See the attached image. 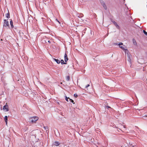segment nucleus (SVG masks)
<instances>
[{"instance_id": "8", "label": "nucleus", "mask_w": 147, "mask_h": 147, "mask_svg": "<svg viewBox=\"0 0 147 147\" xmlns=\"http://www.w3.org/2000/svg\"><path fill=\"white\" fill-rule=\"evenodd\" d=\"M53 60L56 61L57 64L60 63V61L59 60L55 58H53Z\"/></svg>"}, {"instance_id": "19", "label": "nucleus", "mask_w": 147, "mask_h": 147, "mask_svg": "<svg viewBox=\"0 0 147 147\" xmlns=\"http://www.w3.org/2000/svg\"><path fill=\"white\" fill-rule=\"evenodd\" d=\"M69 98H67V96H65V99L67 101H69L68 99H69Z\"/></svg>"}, {"instance_id": "31", "label": "nucleus", "mask_w": 147, "mask_h": 147, "mask_svg": "<svg viewBox=\"0 0 147 147\" xmlns=\"http://www.w3.org/2000/svg\"><path fill=\"white\" fill-rule=\"evenodd\" d=\"M108 34H107L106 35V36H108Z\"/></svg>"}, {"instance_id": "10", "label": "nucleus", "mask_w": 147, "mask_h": 147, "mask_svg": "<svg viewBox=\"0 0 147 147\" xmlns=\"http://www.w3.org/2000/svg\"><path fill=\"white\" fill-rule=\"evenodd\" d=\"M4 120L6 123V125L7 124V116H6L4 118Z\"/></svg>"}, {"instance_id": "16", "label": "nucleus", "mask_w": 147, "mask_h": 147, "mask_svg": "<svg viewBox=\"0 0 147 147\" xmlns=\"http://www.w3.org/2000/svg\"><path fill=\"white\" fill-rule=\"evenodd\" d=\"M77 16L79 18H81L83 16V14H81L80 15H79V14H78L77 15Z\"/></svg>"}, {"instance_id": "3", "label": "nucleus", "mask_w": 147, "mask_h": 147, "mask_svg": "<svg viewBox=\"0 0 147 147\" xmlns=\"http://www.w3.org/2000/svg\"><path fill=\"white\" fill-rule=\"evenodd\" d=\"M4 23L3 26L4 27H7V26H9V24L8 21L6 20H4Z\"/></svg>"}, {"instance_id": "35", "label": "nucleus", "mask_w": 147, "mask_h": 147, "mask_svg": "<svg viewBox=\"0 0 147 147\" xmlns=\"http://www.w3.org/2000/svg\"><path fill=\"white\" fill-rule=\"evenodd\" d=\"M97 147H98L97 146Z\"/></svg>"}, {"instance_id": "14", "label": "nucleus", "mask_w": 147, "mask_h": 147, "mask_svg": "<svg viewBox=\"0 0 147 147\" xmlns=\"http://www.w3.org/2000/svg\"><path fill=\"white\" fill-rule=\"evenodd\" d=\"M133 42L134 43V44L135 45H137V42L134 39H133Z\"/></svg>"}, {"instance_id": "20", "label": "nucleus", "mask_w": 147, "mask_h": 147, "mask_svg": "<svg viewBox=\"0 0 147 147\" xmlns=\"http://www.w3.org/2000/svg\"><path fill=\"white\" fill-rule=\"evenodd\" d=\"M143 32L146 35H147V32L145 31V30H143Z\"/></svg>"}, {"instance_id": "9", "label": "nucleus", "mask_w": 147, "mask_h": 147, "mask_svg": "<svg viewBox=\"0 0 147 147\" xmlns=\"http://www.w3.org/2000/svg\"><path fill=\"white\" fill-rule=\"evenodd\" d=\"M128 58L127 59V61L129 62V63L131 64V59L130 58V55H128Z\"/></svg>"}, {"instance_id": "13", "label": "nucleus", "mask_w": 147, "mask_h": 147, "mask_svg": "<svg viewBox=\"0 0 147 147\" xmlns=\"http://www.w3.org/2000/svg\"><path fill=\"white\" fill-rule=\"evenodd\" d=\"M6 16L7 18H10V15L9 12H8V13H7L6 15Z\"/></svg>"}, {"instance_id": "5", "label": "nucleus", "mask_w": 147, "mask_h": 147, "mask_svg": "<svg viewBox=\"0 0 147 147\" xmlns=\"http://www.w3.org/2000/svg\"><path fill=\"white\" fill-rule=\"evenodd\" d=\"M123 45V43L121 42L118 45H119V47L121 48V49H123V50H125L124 48V47L122 46H121V45Z\"/></svg>"}, {"instance_id": "11", "label": "nucleus", "mask_w": 147, "mask_h": 147, "mask_svg": "<svg viewBox=\"0 0 147 147\" xmlns=\"http://www.w3.org/2000/svg\"><path fill=\"white\" fill-rule=\"evenodd\" d=\"M60 144L59 142L57 141H55L54 142V144L55 145L57 146H58Z\"/></svg>"}, {"instance_id": "32", "label": "nucleus", "mask_w": 147, "mask_h": 147, "mask_svg": "<svg viewBox=\"0 0 147 147\" xmlns=\"http://www.w3.org/2000/svg\"><path fill=\"white\" fill-rule=\"evenodd\" d=\"M37 131V132H39V131Z\"/></svg>"}, {"instance_id": "30", "label": "nucleus", "mask_w": 147, "mask_h": 147, "mask_svg": "<svg viewBox=\"0 0 147 147\" xmlns=\"http://www.w3.org/2000/svg\"><path fill=\"white\" fill-rule=\"evenodd\" d=\"M126 126H123V127L124 128H126Z\"/></svg>"}, {"instance_id": "6", "label": "nucleus", "mask_w": 147, "mask_h": 147, "mask_svg": "<svg viewBox=\"0 0 147 147\" xmlns=\"http://www.w3.org/2000/svg\"><path fill=\"white\" fill-rule=\"evenodd\" d=\"M64 58H65V62H66L68 60V58L67 57V56L66 53H65V55H64Z\"/></svg>"}, {"instance_id": "23", "label": "nucleus", "mask_w": 147, "mask_h": 147, "mask_svg": "<svg viewBox=\"0 0 147 147\" xmlns=\"http://www.w3.org/2000/svg\"><path fill=\"white\" fill-rule=\"evenodd\" d=\"M74 96L76 98L78 96V95L76 94H75Z\"/></svg>"}, {"instance_id": "1", "label": "nucleus", "mask_w": 147, "mask_h": 147, "mask_svg": "<svg viewBox=\"0 0 147 147\" xmlns=\"http://www.w3.org/2000/svg\"><path fill=\"white\" fill-rule=\"evenodd\" d=\"M38 118L37 117H33L29 119L30 122L31 123H34L38 120Z\"/></svg>"}, {"instance_id": "26", "label": "nucleus", "mask_w": 147, "mask_h": 147, "mask_svg": "<svg viewBox=\"0 0 147 147\" xmlns=\"http://www.w3.org/2000/svg\"><path fill=\"white\" fill-rule=\"evenodd\" d=\"M114 44L115 45H118L119 44H118V43H114Z\"/></svg>"}, {"instance_id": "7", "label": "nucleus", "mask_w": 147, "mask_h": 147, "mask_svg": "<svg viewBox=\"0 0 147 147\" xmlns=\"http://www.w3.org/2000/svg\"><path fill=\"white\" fill-rule=\"evenodd\" d=\"M102 3V5L104 8L105 10H107V7L106 5L105 4V3L104 2H103L102 3Z\"/></svg>"}, {"instance_id": "2", "label": "nucleus", "mask_w": 147, "mask_h": 147, "mask_svg": "<svg viewBox=\"0 0 147 147\" xmlns=\"http://www.w3.org/2000/svg\"><path fill=\"white\" fill-rule=\"evenodd\" d=\"M3 109L5 112L8 111H9L8 106L7 103L3 106Z\"/></svg>"}, {"instance_id": "12", "label": "nucleus", "mask_w": 147, "mask_h": 147, "mask_svg": "<svg viewBox=\"0 0 147 147\" xmlns=\"http://www.w3.org/2000/svg\"><path fill=\"white\" fill-rule=\"evenodd\" d=\"M10 24L11 28H13V27L14 26L13 25V22L11 20L10 21Z\"/></svg>"}, {"instance_id": "4", "label": "nucleus", "mask_w": 147, "mask_h": 147, "mask_svg": "<svg viewBox=\"0 0 147 147\" xmlns=\"http://www.w3.org/2000/svg\"><path fill=\"white\" fill-rule=\"evenodd\" d=\"M112 22H113V24H114V25L116 27V28L118 29H119L120 28L119 26L117 24L116 22L115 21H112Z\"/></svg>"}, {"instance_id": "22", "label": "nucleus", "mask_w": 147, "mask_h": 147, "mask_svg": "<svg viewBox=\"0 0 147 147\" xmlns=\"http://www.w3.org/2000/svg\"><path fill=\"white\" fill-rule=\"evenodd\" d=\"M42 42L43 43H45L46 42V41L45 40H42Z\"/></svg>"}, {"instance_id": "25", "label": "nucleus", "mask_w": 147, "mask_h": 147, "mask_svg": "<svg viewBox=\"0 0 147 147\" xmlns=\"http://www.w3.org/2000/svg\"><path fill=\"white\" fill-rule=\"evenodd\" d=\"M129 147H134V146H132V144L129 145Z\"/></svg>"}, {"instance_id": "33", "label": "nucleus", "mask_w": 147, "mask_h": 147, "mask_svg": "<svg viewBox=\"0 0 147 147\" xmlns=\"http://www.w3.org/2000/svg\"><path fill=\"white\" fill-rule=\"evenodd\" d=\"M2 78H1V80H2Z\"/></svg>"}, {"instance_id": "15", "label": "nucleus", "mask_w": 147, "mask_h": 147, "mask_svg": "<svg viewBox=\"0 0 147 147\" xmlns=\"http://www.w3.org/2000/svg\"><path fill=\"white\" fill-rule=\"evenodd\" d=\"M61 64H66L64 62V61L63 60H61Z\"/></svg>"}, {"instance_id": "28", "label": "nucleus", "mask_w": 147, "mask_h": 147, "mask_svg": "<svg viewBox=\"0 0 147 147\" xmlns=\"http://www.w3.org/2000/svg\"><path fill=\"white\" fill-rule=\"evenodd\" d=\"M56 20L58 22H59V23H60V22L57 19H56Z\"/></svg>"}, {"instance_id": "27", "label": "nucleus", "mask_w": 147, "mask_h": 147, "mask_svg": "<svg viewBox=\"0 0 147 147\" xmlns=\"http://www.w3.org/2000/svg\"><path fill=\"white\" fill-rule=\"evenodd\" d=\"M48 42L49 43H51V41H50V40H48Z\"/></svg>"}, {"instance_id": "34", "label": "nucleus", "mask_w": 147, "mask_h": 147, "mask_svg": "<svg viewBox=\"0 0 147 147\" xmlns=\"http://www.w3.org/2000/svg\"><path fill=\"white\" fill-rule=\"evenodd\" d=\"M121 147H122V146H121Z\"/></svg>"}, {"instance_id": "18", "label": "nucleus", "mask_w": 147, "mask_h": 147, "mask_svg": "<svg viewBox=\"0 0 147 147\" xmlns=\"http://www.w3.org/2000/svg\"><path fill=\"white\" fill-rule=\"evenodd\" d=\"M69 101L70 102H71L72 103H73V104H74L75 103L74 102V100H72V99H71L70 98H69Z\"/></svg>"}, {"instance_id": "29", "label": "nucleus", "mask_w": 147, "mask_h": 147, "mask_svg": "<svg viewBox=\"0 0 147 147\" xmlns=\"http://www.w3.org/2000/svg\"><path fill=\"white\" fill-rule=\"evenodd\" d=\"M107 107L108 108H110L109 106H107Z\"/></svg>"}, {"instance_id": "24", "label": "nucleus", "mask_w": 147, "mask_h": 147, "mask_svg": "<svg viewBox=\"0 0 147 147\" xmlns=\"http://www.w3.org/2000/svg\"><path fill=\"white\" fill-rule=\"evenodd\" d=\"M90 86L89 84H87V85L86 86H85V88H87L88 87H89Z\"/></svg>"}, {"instance_id": "17", "label": "nucleus", "mask_w": 147, "mask_h": 147, "mask_svg": "<svg viewBox=\"0 0 147 147\" xmlns=\"http://www.w3.org/2000/svg\"><path fill=\"white\" fill-rule=\"evenodd\" d=\"M66 80L67 81H69L70 79V77L69 76H67L66 77Z\"/></svg>"}, {"instance_id": "21", "label": "nucleus", "mask_w": 147, "mask_h": 147, "mask_svg": "<svg viewBox=\"0 0 147 147\" xmlns=\"http://www.w3.org/2000/svg\"><path fill=\"white\" fill-rule=\"evenodd\" d=\"M44 129L46 130H47V129H48V127H44Z\"/></svg>"}]
</instances>
